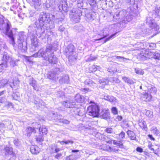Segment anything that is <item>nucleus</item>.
Segmentation results:
<instances>
[{"instance_id":"nucleus-59","label":"nucleus","mask_w":160,"mask_h":160,"mask_svg":"<svg viewBox=\"0 0 160 160\" xmlns=\"http://www.w3.org/2000/svg\"><path fill=\"white\" fill-rule=\"evenodd\" d=\"M88 12H86L85 13H87V14H85L86 16L87 17V18L88 19H90L92 18V14H90V13H88Z\"/></svg>"},{"instance_id":"nucleus-36","label":"nucleus","mask_w":160,"mask_h":160,"mask_svg":"<svg viewBox=\"0 0 160 160\" xmlns=\"http://www.w3.org/2000/svg\"><path fill=\"white\" fill-rule=\"evenodd\" d=\"M58 142H59L62 145H63L64 143H65L66 144H68L69 143L72 144V143H73V141L72 140H68L66 141H58Z\"/></svg>"},{"instance_id":"nucleus-32","label":"nucleus","mask_w":160,"mask_h":160,"mask_svg":"<svg viewBox=\"0 0 160 160\" xmlns=\"http://www.w3.org/2000/svg\"><path fill=\"white\" fill-rule=\"evenodd\" d=\"M109 80L113 84L118 83L120 82V80L116 78L110 77L109 78Z\"/></svg>"},{"instance_id":"nucleus-62","label":"nucleus","mask_w":160,"mask_h":160,"mask_svg":"<svg viewBox=\"0 0 160 160\" xmlns=\"http://www.w3.org/2000/svg\"><path fill=\"white\" fill-rule=\"evenodd\" d=\"M89 89L88 88H82L81 89V91H82V92H83L85 93L88 92L89 91Z\"/></svg>"},{"instance_id":"nucleus-19","label":"nucleus","mask_w":160,"mask_h":160,"mask_svg":"<svg viewBox=\"0 0 160 160\" xmlns=\"http://www.w3.org/2000/svg\"><path fill=\"white\" fill-rule=\"evenodd\" d=\"M29 83L32 86L33 89L36 91H38V88L37 86L36 81L32 78H31L29 79Z\"/></svg>"},{"instance_id":"nucleus-49","label":"nucleus","mask_w":160,"mask_h":160,"mask_svg":"<svg viewBox=\"0 0 160 160\" xmlns=\"http://www.w3.org/2000/svg\"><path fill=\"white\" fill-rule=\"evenodd\" d=\"M12 96L14 99L18 100L19 98V94L18 92L13 93L12 94Z\"/></svg>"},{"instance_id":"nucleus-45","label":"nucleus","mask_w":160,"mask_h":160,"mask_svg":"<svg viewBox=\"0 0 160 160\" xmlns=\"http://www.w3.org/2000/svg\"><path fill=\"white\" fill-rule=\"evenodd\" d=\"M111 112L114 115H117L118 114V109L116 107H112L111 109Z\"/></svg>"},{"instance_id":"nucleus-51","label":"nucleus","mask_w":160,"mask_h":160,"mask_svg":"<svg viewBox=\"0 0 160 160\" xmlns=\"http://www.w3.org/2000/svg\"><path fill=\"white\" fill-rule=\"evenodd\" d=\"M32 1L34 2V5L36 6H39L41 4V0H32Z\"/></svg>"},{"instance_id":"nucleus-58","label":"nucleus","mask_w":160,"mask_h":160,"mask_svg":"<svg viewBox=\"0 0 160 160\" xmlns=\"http://www.w3.org/2000/svg\"><path fill=\"white\" fill-rule=\"evenodd\" d=\"M96 58V57H92L91 56L89 58L87 59L86 61L87 62H91L95 60Z\"/></svg>"},{"instance_id":"nucleus-23","label":"nucleus","mask_w":160,"mask_h":160,"mask_svg":"<svg viewBox=\"0 0 160 160\" xmlns=\"http://www.w3.org/2000/svg\"><path fill=\"white\" fill-rule=\"evenodd\" d=\"M127 133L130 139L137 141L136 135L133 132L128 130L127 132Z\"/></svg>"},{"instance_id":"nucleus-27","label":"nucleus","mask_w":160,"mask_h":160,"mask_svg":"<svg viewBox=\"0 0 160 160\" xmlns=\"http://www.w3.org/2000/svg\"><path fill=\"white\" fill-rule=\"evenodd\" d=\"M69 77L68 75H65L63 76L59 80V82L60 83H68L69 82Z\"/></svg>"},{"instance_id":"nucleus-5","label":"nucleus","mask_w":160,"mask_h":160,"mask_svg":"<svg viewBox=\"0 0 160 160\" xmlns=\"http://www.w3.org/2000/svg\"><path fill=\"white\" fill-rule=\"evenodd\" d=\"M63 69V66L59 62L57 65L56 68L53 71H50L48 72L47 74L48 78L50 79L55 80L58 78L59 73L62 72Z\"/></svg>"},{"instance_id":"nucleus-39","label":"nucleus","mask_w":160,"mask_h":160,"mask_svg":"<svg viewBox=\"0 0 160 160\" xmlns=\"http://www.w3.org/2000/svg\"><path fill=\"white\" fill-rule=\"evenodd\" d=\"M84 83L85 85L91 86L93 84V82L92 81V80H91L89 79H86Z\"/></svg>"},{"instance_id":"nucleus-52","label":"nucleus","mask_w":160,"mask_h":160,"mask_svg":"<svg viewBox=\"0 0 160 160\" xmlns=\"http://www.w3.org/2000/svg\"><path fill=\"white\" fill-rule=\"evenodd\" d=\"M66 159L68 160H76V157L74 155H71L67 158Z\"/></svg>"},{"instance_id":"nucleus-4","label":"nucleus","mask_w":160,"mask_h":160,"mask_svg":"<svg viewBox=\"0 0 160 160\" xmlns=\"http://www.w3.org/2000/svg\"><path fill=\"white\" fill-rule=\"evenodd\" d=\"M17 43L18 48L22 52L27 51V37L24 32H20L18 34Z\"/></svg>"},{"instance_id":"nucleus-63","label":"nucleus","mask_w":160,"mask_h":160,"mask_svg":"<svg viewBox=\"0 0 160 160\" xmlns=\"http://www.w3.org/2000/svg\"><path fill=\"white\" fill-rule=\"evenodd\" d=\"M6 100V99L5 97H0V102L1 103H3Z\"/></svg>"},{"instance_id":"nucleus-43","label":"nucleus","mask_w":160,"mask_h":160,"mask_svg":"<svg viewBox=\"0 0 160 160\" xmlns=\"http://www.w3.org/2000/svg\"><path fill=\"white\" fill-rule=\"evenodd\" d=\"M153 58L158 60L160 59V53L158 52H153Z\"/></svg>"},{"instance_id":"nucleus-40","label":"nucleus","mask_w":160,"mask_h":160,"mask_svg":"<svg viewBox=\"0 0 160 160\" xmlns=\"http://www.w3.org/2000/svg\"><path fill=\"white\" fill-rule=\"evenodd\" d=\"M153 133L157 136H159L160 135V132L159 130L157 128H153L152 129Z\"/></svg>"},{"instance_id":"nucleus-33","label":"nucleus","mask_w":160,"mask_h":160,"mask_svg":"<svg viewBox=\"0 0 160 160\" xmlns=\"http://www.w3.org/2000/svg\"><path fill=\"white\" fill-rule=\"evenodd\" d=\"M102 148L104 151H108L109 152H111L112 151V149L109 145L104 144L102 146Z\"/></svg>"},{"instance_id":"nucleus-2","label":"nucleus","mask_w":160,"mask_h":160,"mask_svg":"<svg viewBox=\"0 0 160 160\" xmlns=\"http://www.w3.org/2000/svg\"><path fill=\"white\" fill-rule=\"evenodd\" d=\"M3 16L0 14V30H4L5 35L10 39V42L12 45L15 44L14 35L17 30L16 28L10 29L11 25L8 20H3Z\"/></svg>"},{"instance_id":"nucleus-16","label":"nucleus","mask_w":160,"mask_h":160,"mask_svg":"<svg viewBox=\"0 0 160 160\" xmlns=\"http://www.w3.org/2000/svg\"><path fill=\"white\" fill-rule=\"evenodd\" d=\"M146 20L147 24L149 27L152 28L156 26V24L154 23V20L151 17H148Z\"/></svg>"},{"instance_id":"nucleus-18","label":"nucleus","mask_w":160,"mask_h":160,"mask_svg":"<svg viewBox=\"0 0 160 160\" xmlns=\"http://www.w3.org/2000/svg\"><path fill=\"white\" fill-rule=\"evenodd\" d=\"M62 116L60 115H58L55 118V119L59 122H62L65 124H68L70 122L69 121L62 118Z\"/></svg>"},{"instance_id":"nucleus-21","label":"nucleus","mask_w":160,"mask_h":160,"mask_svg":"<svg viewBox=\"0 0 160 160\" xmlns=\"http://www.w3.org/2000/svg\"><path fill=\"white\" fill-rule=\"evenodd\" d=\"M32 48L34 50H35V48L37 47L38 46V39L35 37L31 39Z\"/></svg>"},{"instance_id":"nucleus-42","label":"nucleus","mask_w":160,"mask_h":160,"mask_svg":"<svg viewBox=\"0 0 160 160\" xmlns=\"http://www.w3.org/2000/svg\"><path fill=\"white\" fill-rule=\"evenodd\" d=\"M145 115L149 117H152L153 116L152 112L150 111L145 110L144 112Z\"/></svg>"},{"instance_id":"nucleus-11","label":"nucleus","mask_w":160,"mask_h":160,"mask_svg":"<svg viewBox=\"0 0 160 160\" xmlns=\"http://www.w3.org/2000/svg\"><path fill=\"white\" fill-rule=\"evenodd\" d=\"M1 152L2 153V155H11L13 153L12 148L10 146L7 145L5 147L4 149L1 150Z\"/></svg>"},{"instance_id":"nucleus-48","label":"nucleus","mask_w":160,"mask_h":160,"mask_svg":"<svg viewBox=\"0 0 160 160\" xmlns=\"http://www.w3.org/2000/svg\"><path fill=\"white\" fill-rule=\"evenodd\" d=\"M9 61L10 62V65L12 67H13L16 65L15 61L14 58H12Z\"/></svg>"},{"instance_id":"nucleus-47","label":"nucleus","mask_w":160,"mask_h":160,"mask_svg":"<svg viewBox=\"0 0 160 160\" xmlns=\"http://www.w3.org/2000/svg\"><path fill=\"white\" fill-rule=\"evenodd\" d=\"M117 32H116L115 33H114V34H112L110 36H109V37L106 38L104 42V43H105L107 41L109 40L110 39H112V38L115 37V35L117 33Z\"/></svg>"},{"instance_id":"nucleus-55","label":"nucleus","mask_w":160,"mask_h":160,"mask_svg":"<svg viewBox=\"0 0 160 160\" xmlns=\"http://www.w3.org/2000/svg\"><path fill=\"white\" fill-rule=\"evenodd\" d=\"M156 47L155 44L153 43H149V49H153Z\"/></svg>"},{"instance_id":"nucleus-9","label":"nucleus","mask_w":160,"mask_h":160,"mask_svg":"<svg viewBox=\"0 0 160 160\" xmlns=\"http://www.w3.org/2000/svg\"><path fill=\"white\" fill-rule=\"evenodd\" d=\"M133 16L131 14H127L123 19L122 20V21H120V22H119V23L118 24L121 25V27L125 26V24L130 22L133 18Z\"/></svg>"},{"instance_id":"nucleus-14","label":"nucleus","mask_w":160,"mask_h":160,"mask_svg":"<svg viewBox=\"0 0 160 160\" xmlns=\"http://www.w3.org/2000/svg\"><path fill=\"white\" fill-rule=\"evenodd\" d=\"M50 152L51 154L54 153H57L61 150L60 148H58L57 144H55L50 145Z\"/></svg>"},{"instance_id":"nucleus-17","label":"nucleus","mask_w":160,"mask_h":160,"mask_svg":"<svg viewBox=\"0 0 160 160\" xmlns=\"http://www.w3.org/2000/svg\"><path fill=\"white\" fill-rule=\"evenodd\" d=\"M145 45L147 49H149V43L145 42L144 44L141 42H138L135 44V47L137 48V50H140L142 49V46L143 45Z\"/></svg>"},{"instance_id":"nucleus-41","label":"nucleus","mask_w":160,"mask_h":160,"mask_svg":"<svg viewBox=\"0 0 160 160\" xmlns=\"http://www.w3.org/2000/svg\"><path fill=\"white\" fill-rule=\"evenodd\" d=\"M135 71L136 73L138 74L143 75L144 73V72L141 69L136 68Z\"/></svg>"},{"instance_id":"nucleus-53","label":"nucleus","mask_w":160,"mask_h":160,"mask_svg":"<svg viewBox=\"0 0 160 160\" xmlns=\"http://www.w3.org/2000/svg\"><path fill=\"white\" fill-rule=\"evenodd\" d=\"M105 131L106 132L109 133H112L113 132L112 128H106L105 130Z\"/></svg>"},{"instance_id":"nucleus-29","label":"nucleus","mask_w":160,"mask_h":160,"mask_svg":"<svg viewBox=\"0 0 160 160\" xmlns=\"http://www.w3.org/2000/svg\"><path fill=\"white\" fill-rule=\"evenodd\" d=\"M30 151L32 154H37L39 152L40 150L37 146H32L30 148Z\"/></svg>"},{"instance_id":"nucleus-37","label":"nucleus","mask_w":160,"mask_h":160,"mask_svg":"<svg viewBox=\"0 0 160 160\" xmlns=\"http://www.w3.org/2000/svg\"><path fill=\"white\" fill-rule=\"evenodd\" d=\"M138 125L142 128H144L146 127L145 122L142 120L139 121Z\"/></svg>"},{"instance_id":"nucleus-25","label":"nucleus","mask_w":160,"mask_h":160,"mask_svg":"<svg viewBox=\"0 0 160 160\" xmlns=\"http://www.w3.org/2000/svg\"><path fill=\"white\" fill-rule=\"evenodd\" d=\"M11 58V56H10L7 52H4L2 56V60L4 61L5 62L7 63L8 62H9Z\"/></svg>"},{"instance_id":"nucleus-7","label":"nucleus","mask_w":160,"mask_h":160,"mask_svg":"<svg viewBox=\"0 0 160 160\" xmlns=\"http://www.w3.org/2000/svg\"><path fill=\"white\" fill-rule=\"evenodd\" d=\"M99 108L98 105L94 104L89 106L87 111V113L92 117H97L99 114Z\"/></svg>"},{"instance_id":"nucleus-1","label":"nucleus","mask_w":160,"mask_h":160,"mask_svg":"<svg viewBox=\"0 0 160 160\" xmlns=\"http://www.w3.org/2000/svg\"><path fill=\"white\" fill-rule=\"evenodd\" d=\"M58 46V44L55 43L52 44H48L46 49L41 48L32 56L35 58L42 57L44 60L48 61L51 65L56 64L58 62V59L53 54L52 51H56Z\"/></svg>"},{"instance_id":"nucleus-35","label":"nucleus","mask_w":160,"mask_h":160,"mask_svg":"<svg viewBox=\"0 0 160 160\" xmlns=\"http://www.w3.org/2000/svg\"><path fill=\"white\" fill-rule=\"evenodd\" d=\"M8 67L7 63L6 62H2L0 64V72L5 69Z\"/></svg>"},{"instance_id":"nucleus-38","label":"nucleus","mask_w":160,"mask_h":160,"mask_svg":"<svg viewBox=\"0 0 160 160\" xmlns=\"http://www.w3.org/2000/svg\"><path fill=\"white\" fill-rule=\"evenodd\" d=\"M109 31L108 28H105L102 30V34L104 37H106L108 35Z\"/></svg>"},{"instance_id":"nucleus-64","label":"nucleus","mask_w":160,"mask_h":160,"mask_svg":"<svg viewBox=\"0 0 160 160\" xmlns=\"http://www.w3.org/2000/svg\"><path fill=\"white\" fill-rule=\"evenodd\" d=\"M65 28L62 26H61L59 27L58 30L60 31L63 32L65 30Z\"/></svg>"},{"instance_id":"nucleus-26","label":"nucleus","mask_w":160,"mask_h":160,"mask_svg":"<svg viewBox=\"0 0 160 160\" xmlns=\"http://www.w3.org/2000/svg\"><path fill=\"white\" fill-rule=\"evenodd\" d=\"M148 89L149 90V93L150 94L154 95L156 94L157 92L156 88L153 86L150 85L148 87Z\"/></svg>"},{"instance_id":"nucleus-46","label":"nucleus","mask_w":160,"mask_h":160,"mask_svg":"<svg viewBox=\"0 0 160 160\" xmlns=\"http://www.w3.org/2000/svg\"><path fill=\"white\" fill-rule=\"evenodd\" d=\"M107 71L109 72L110 74H112L117 72V69L113 67H111L108 68L107 69Z\"/></svg>"},{"instance_id":"nucleus-30","label":"nucleus","mask_w":160,"mask_h":160,"mask_svg":"<svg viewBox=\"0 0 160 160\" xmlns=\"http://www.w3.org/2000/svg\"><path fill=\"white\" fill-rule=\"evenodd\" d=\"M121 12L119 11H117L115 12L114 15H113V20L115 22L118 21L120 18V13Z\"/></svg>"},{"instance_id":"nucleus-56","label":"nucleus","mask_w":160,"mask_h":160,"mask_svg":"<svg viewBox=\"0 0 160 160\" xmlns=\"http://www.w3.org/2000/svg\"><path fill=\"white\" fill-rule=\"evenodd\" d=\"M56 153V155L54 156V158L57 159H60L62 156V154L61 153H58V152Z\"/></svg>"},{"instance_id":"nucleus-12","label":"nucleus","mask_w":160,"mask_h":160,"mask_svg":"<svg viewBox=\"0 0 160 160\" xmlns=\"http://www.w3.org/2000/svg\"><path fill=\"white\" fill-rule=\"evenodd\" d=\"M76 102L72 100H68L63 103V105L66 108H73L75 107Z\"/></svg>"},{"instance_id":"nucleus-44","label":"nucleus","mask_w":160,"mask_h":160,"mask_svg":"<svg viewBox=\"0 0 160 160\" xmlns=\"http://www.w3.org/2000/svg\"><path fill=\"white\" fill-rule=\"evenodd\" d=\"M43 136V135L39 134V135L37 136V137L36 138V140L39 142L42 141L44 139Z\"/></svg>"},{"instance_id":"nucleus-13","label":"nucleus","mask_w":160,"mask_h":160,"mask_svg":"<svg viewBox=\"0 0 160 160\" xmlns=\"http://www.w3.org/2000/svg\"><path fill=\"white\" fill-rule=\"evenodd\" d=\"M51 23L52 25L48 26V25L46 24L47 26H45V27H46L45 30L46 31V34L48 36H50L52 34L53 32H52V29L54 27V25L52 22H51L49 23V24Z\"/></svg>"},{"instance_id":"nucleus-50","label":"nucleus","mask_w":160,"mask_h":160,"mask_svg":"<svg viewBox=\"0 0 160 160\" xmlns=\"http://www.w3.org/2000/svg\"><path fill=\"white\" fill-rule=\"evenodd\" d=\"M83 0H78L77 6L78 8H81L83 5Z\"/></svg>"},{"instance_id":"nucleus-22","label":"nucleus","mask_w":160,"mask_h":160,"mask_svg":"<svg viewBox=\"0 0 160 160\" xmlns=\"http://www.w3.org/2000/svg\"><path fill=\"white\" fill-rule=\"evenodd\" d=\"M152 98V95L150 94L148 92L145 93L143 95L142 98V99L146 102L150 101Z\"/></svg>"},{"instance_id":"nucleus-10","label":"nucleus","mask_w":160,"mask_h":160,"mask_svg":"<svg viewBox=\"0 0 160 160\" xmlns=\"http://www.w3.org/2000/svg\"><path fill=\"white\" fill-rule=\"evenodd\" d=\"M88 98L87 99L85 98L83 96L79 94H77L75 97V101L78 103H86L87 102L88 103L89 102V101H88Z\"/></svg>"},{"instance_id":"nucleus-3","label":"nucleus","mask_w":160,"mask_h":160,"mask_svg":"<svg viewBox=\"0 0 160 160\" xmlns=\"http://www.w3.org/2000/svg\"><path fill=\"white\" fill-rule=\"evenodd\" d=\"M48 15L47 14L44 12H41L39 16L38 20L36 21L35 24L38 29L36 31V33H39L40 35L45 32V29L44 25L46 23H48L51 22V18L54 19L55 16L52 14L50 15L49 17H48Z\"/></svg>"},{"instance_id":"nucleus-8","label":"nucleus","mask_w":160,"mask_h":160,"mask_svg":"<svg viewBox=\"0 0 160 160\" xmlns=\"http://www.w3.org/2000/svg\"><path fill=\"white\" fill-rule=\"evenodd\" d=\"M81 15V11H71L70 12V17L75 22H79Z\"/></svg>"},{"instance_id":"nucleus-28","label":"nucleus","mask_w":160,"mask_h":160,"mask_svg":"<svg viewBox=\"0 0 160 160\" xmlns=\"http://www.w3.org/2000/svg\"><path fill=\"white\" fill-rule=\"evenodd\" d=\"M89 4L94 10L97 9L96 1L95 0H87Z\"/></svg>"},{"instance_id":"nucleus-24","label":"nucleus","mask_w":160,"mask_h":160,"mask_svg":"<svg viewBox=\"0 0 160 160\" xmlns=\"http://www.w3.org/2000/svg\"><path fill=\"white\" fill-rule=\"evenodd\" d=\"M39 134L43 135H46L48 133L47 129L45 126L40 127L39 128Z\"/></svg>"},{"instance_id":"nucleus-61","label":"nucleus","mask_w":160,"mask_h":160,"mask_svg":"<svg viewBox=\"0 0 160 160\" xmlns=\"http://www.w3.org/2000/svg\"><path fill=\"white\" fill-rule=\"evenodd\" d=\"M125 133L124 132H122L119 134V138H125Z\"/></svg>"},{"instance_id":"nucleus-34","label":"nucleus","mask_w":160,"mask_h":160,"mask_svg":"<svg viewBox=\"0 0 160 160\" xmlns=\"http://www.w3.org/2000/svg\"><path fill=\"white\" fill-rule=\"evenodd\" d=\"M109 81V78L108 79L104 78L99 80V82L103 85H106L108 83Z\"/></svg>"},{"instance_id":"nucleus-6","label":"nucleus","mask_w":160,"mask_h":160,"mask_svg":"<svg viewBox=\"0 0 160 160\" xmlns=\"http://www.w3.org/2000/svg\"><path fill=\"white\" fill-rule=\"evenodd\" d=\"M65 53L67 57H68L70 62L74 61L76 59V58L74 55V47L72 44L68 45L65 48Z\"/></svg>"},{"instance_id":"nucleus-57","label":"nucleus","mask_w":160,"mask_h":160,"mask_svg":"<svg viewBox=\"0 0 160 160\" xmlns=\"http://www.w3.org/2000/svg\"><path fill=\"white\" fill-rule=\"evenodd\" d=\"M153 52H148L147 54V57L149 58H153Z\"/></svg>"},{"instance_id":"nucleus-60","label":"nucleus","mask_w":160,"mask_h":160,"mask_svg":"<svg viewBox=\"0 0 160 160\" xmlns=\"http://www.w3.org/2000/svg\"><path fill=\"white\" fill-rule=\"evenodd\" d=\"M109 101L111 102L112 103H115V102H116V99L114 98L113 96H111L110 97Z\"/></svg>"},{"instance_id":"nucleus-54","label":"nucleus","mask_w":160,"mask_h":160,"mask_svg":"<svg viewBox=\"0 0 160 160\" xmlns=\"http://www.w3.org/2000/svg\"><path fill=\"white\" fill-rule=\"evenodd\" d=\"M130 2H132L134 3V7H135L136 8H134L135 10H136L137 9H138L137 8V3L138 1L139 0H130Z\"/></svg>"},{"instance_id":"nucleus-20","label":"nucleus","mask_w":160,"mask_h":160,"mask_svg":"<svg viewBox=\"0 0 160 160\" xmlns=\"http://www.w3.org/2000/svg\"><path fill=\"white\" fill-rule=\"evenodd\" d=\"M26 134L28 137H30L32 132L36 133V131L34 127H28L26 129Z\"/></svg>"},{"instance_id":"nucleus-31","label":"nucleus","mask_w":160,"mask_h":160,"mask_svg":"<svg viewBox=\"0 0 160 160\" xmlns=\"http://www.w3.org/2000/svg\"><path fill=\"white\" fill-rule=\"evenodd\" d=\"M122 79L125 82L130 84H133L135 82V81L125 76L122 77Z\"/></svg>"},{"instance_id":"nucleus-15","label":"nucleus","mask_w":160,"mask_h":160,"mask_svg":"<svg viewBox=\"0 0 160 160\" xmlns=\"http://www.w3.org/2000/svg\"><path fill=\"white\" fill-rule=\"evenodd\" d=\"M100 117L101 118L108 119L110 118V113L108 109L103 110L102 112L100 113Z\"/></svg>"}]
</instances>
